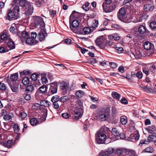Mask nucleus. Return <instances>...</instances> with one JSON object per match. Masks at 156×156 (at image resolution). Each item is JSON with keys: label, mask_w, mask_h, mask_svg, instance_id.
I'll use <instances>...</instances> for the list:
<instances>
[{"label": "nucleus", "mask_w": 156, "mask_h": 156, "mask_svg": "<svg viewBox=\"0 0 156 156\" xmlns=\"http://www.w3.org/2000/svg\"><path fill=\"white\" fill-rule=\"evenodd\" d=\"M103 131V129L101 128L97 133L96 136V141L98 144L105 143V141L106 139H109L108 137L107 138L105 134L102 132Z\"/></svg>", "instance_id": "obj_1"}, {"label": "nucleus", "mask_w": 156, "mask_h": 156, "mask_svg": "<svg viewBox=\"0 0 156 156\" xmlns=\"http://www.w3.org/2000/svg\"><path fill=\"white\" fill-rule=\"evenodd\" d=\"M107 40L103 36H101L97 38L95 41L96 44L100 48L103 49L106 46Z\"/></svg>", "instance_id": "obj_2"}, {"label": "nucleus", "mask_w": 156, "mask_h": 156, "mask_svg": "<svg viewBox=\"0 0 156 156\" xmlns=\"http://www.w3.org/2000/svg\"><path fill=\"white\" fill-rule=\"evenodd\" d=\"M117 16L118 18L122 21L125 23H128L129 22L127 21L126 18V12L124 8H121L120 9L118 13Z\"/></svg>", "instance_id": "obj_3"}, {"label": "nucleus", "mask_w": 156, "mask_h": 156, "mask_svg": "<svg viewBox=\"0 0 156 156\" xmlns=\"http://www.w3.org/2000/svg\"><path fill=\"white\" fill-rule=\"evenodd\" d=\"M34 24L35 26L40 25L42 27L45 26V24L42 18L40 16H35L33 17Z\"/></svg>", "instance_id": "obj_4"}, {"label": "nucleus", "mask_w": 156, "mask_h": 156, "mask_svg": "<svg viewBox=\"0 0 156 156\" xmlns=\"http://www.w3.org/2000/svg\"><path fill=\"white\" fill-rule=\"evenodd\" d=\"M71 25L70 28L71 30L75 34L78 33V20H72Z\"/></svg>", "instance_id": "obj_5"}, {"label": "nucleus", "mask_w": 156, "mask_h": 156, "mask_svg": "<svg viewBox=\"0 0 156 156\" xmlns=\"http://www.w3.org/2000/svg\"><path fill=\"white\" fill-rule=\"evenodd\" d=\"M104 11L105 12H110L115 10L116 8L115 4H111L108 5L102 6Z\"/></svg>", "instance_id": "obj_6"}, {"label": "nucleus", "mask_w": 156, "mask_h": 156, "mask_svg": "<svg viewBox=\"0 0 156 156\" xmlns=\"http://www.w3.org/2000/svg\"><path fill=\"white\" fill-rule=\"evenodd\" d=\"M50 86L51 87L48 91L49 94L50 95L56 93L58 89L57 84L52 83L50 84Z\"/></svg>", "instance_id": "obj_7"}, {"label": "nucleus", "mask_w": 156, "mask_h": 156, "mask_svg": "<svg viewBox=\"0 0 156 156\" xmlns=\"http://www.w3.org/2000/svg\"><path fill=\"white\" fill-rule=\"evenodd\" d=\"M8 16L9 20H16L19 18V14L15 12L13 10H10L8 13Z\"/></svg>", "instance_id": "obj_8"}, {"label": "nucleus", "mask_w": 156, "mask_h": 156, "mask_svg": "<svg viewBox=\"0 0 156 156\" xmlns=\"http://www.w3.org/2000/svg\"><path fill=\"white\" fill-rule=\"evenodd\" d=\"M26 14L28 15H31L33 13L34 8L33 4L31 3L25 9Z\"/></svg>", "instance_id": "obj_9"}, {"label": "nucleus", "mask_w": 156, "mask_h": 156, "mask_svg": "<svg viewBox=\"0 0 156 156\" xmlns=\"http://www.w3.org/2000/svg\"><path fill=\"white\" fill-rule=\"evenodd\" d=\"M154 9V7L153 3L146 4L144 7V11L147 12H151L153 11Z\"/></svg>", "instance_id": "obj_10"}, {"label": "nucleus", "mask_w": 156, "mask_h": 156, "mask_svg": "<svg viewBox=\"0 0 156 156\" xmlns=\"http://www.w3.org/2000/svg\"><path fill=\"white\" fill-rule=\"evenodd\" d=\"M18 35L22 41H23L26 39L29 36L28 33L24 31L19 33Z\"/></svg>", "instance_id": "obj_11"}, {"label": "nucleus", "mask_w": 156, "mask_h": 156, "mask_svg": "<svg viewBox=\"0 0 156 156\" xmlns=\"http://www.w3.org/2000/svg\"><path fill=\"white\" fill-rule=\"evenodd\" d=\"M139 138V135L138 132H136L135 133L132 134L130 136V141L135 142L137 141Z\"/></svg>", "instance_id": "obj_12"}, {"label": "nucleus", "mask_w": 156, "mask_h": 156, "mask_svg": "<svg viewBox=\"0 0 156 156\" xmlns=\"http://www.w3.org/2000/svg\"><path fill=\"white\" fill-rule=\"evenodd\" d=\"M73 116H72L73 119L74 120H78V108L76 107L73 108L72 112Z\"/></svg>", "instance_id": "obj_13"}, {"label": "nucleus", "mask_w": 156, "mask_h": 156, "mask_svg": "<svg viewBox=\"0 0 156 156\" xmlns=\"http://www.w3.org/2000/svg\"><path fill=\"white\" fill-rule=\"evenodd\" d=\"M144 47L147 50H152L153 48V45L149 41H146L144 44Z\"/></svg>", "instance_id": "obj_14"}, {"label": "nucleus", "mask_w": 156, "mask_h": 156, "mask_svg": "<svg viewBox=\"0 0 156 156\" xmlns=\"http://www.w3.org/2000/svg\"><path fill=\"white\" fill-rule=\"evenodd\" d=\"M30 3L26 0H21L20 1L19 4L20 6L25 9Z\"/></svg>", "instance_id": "obj_15"}, {"label": "nucleus", "mask_w": 156, "mask_h": 156, "mask_svg": "<svg viewBox=\"0 0 156 156\" xmlns=\"http://www.w3.org/2000/svg\"><path fill=\"white\" fill-rule=\"evenodd\" d=\"M75 97L73 95H72L70 96H65L61 97L60 98V101L61 102H64L70 100L71 98L74 99L75 98Z\"/></svg>", "instance_id": "obj_16"}, {"label": "nucleus", "mask_w": 156, "mask_h": 156, "mask_svg": "<svg viewBox=\"0 0 156 156\" xmlns=\"http://www.w3.org/2000/svg\"><path fill=\"white\" fill-rule=\"evenodd\" d=\"M7 47L9 48V50L13 49L15 48V44L13 41L10 40L7 44Z\"/></svg>", "instance_id": "obj_17"}, {"label": "nucleus", "mask_w": 156, "mask_h": 156, "mask_svg": "<svg viewBox=\"0 0 156 156\" xmlns=\"http://www.w3.org/2000/svg\"><path fill=\"white\" fill-rule=\"evenodd\" d=\"M80 106V108H79V118L81 117L83 113V103L81 101L79 100V107Z\"/></svg>", "instance_id": "obj_18"}, {"label": "nucleus", "mask_w": 156, "mask_h": 156, "mask_svg": "<svg viewBox=\"0 0 156 156\" xmlns=\"http://www.w3.org/2000/svg\"><path fill=\"white\" fill-rule=\"evenodd\" d=\"M78 18V12H76L75 11H73L70 16V23L71 20H77Z\"/></svg>", "instance_id": "obj_19"}, {"label": "nucleus", "mask_w": 156, "mask_h": 156, "mask_svg": "<svg viewBox=\"0 0 156 156\" xmlns=\"http://www.w3.org/2000/svg\"><path fill=\"white\" fill-rule=\"evenodd\" d=\"M46 35V32L44 30H42L40 31L39 34V37L40 41H44L45 39V37Z\"/></svg>", "instance_id": "obj_20"}, {"label": "nucleus", "mask_w": 156, "mask_h": 156, "mask_svg": "<svg viewBox=\"0 0 156 156\" xmlns=\"http://www.w3.org/2000/svg\"><path fill=\"white\" fill-rule=\"evenodd\" d=\"M0 41H2L1 42H4L7 40L8 36L4 32H3L0 34Z\"/></svg>", "instance_id": "obj_21"}, {"label": "nucleus", "mask_w": 156, "mask_h": 156, "mask_svg": "<svg viewBox=\"0 0 156 156\" xmlns=\"http://www.w3.org/2000/svg\"><path fill=\"white\" fill-rule=\"evenodd\" d=\"M82 29L84 34H90L94 30L93 29H91L88 27H84Z\"/></svg>", "instance_id": "obj_22"}, {"label": "nucleus", "mask_w": 156, "mask_h": 156, "mask_svg": "<svg viewBox=\"0 0 156 156\" xmlns=\"http://www.w3.org/2000/svg\"><path fill=\"white\" fill-rule=\"evenodd\" d=\"M41 77L42 83L43 84H46L48 82V80L46 77V74H41Z\"/></svg>", "instance_id": "obj_23"}, {"label": "nucleus", "mask_w": 156, "mask_h": 156, "mask_svg": "<svg viewBox=\"0 0 156 156\" xmlns=\"http://www.w3.org/2000/svg\"><path fill=\"white\" fill-rule=\"evenodd\" d=\"M41 106H43L46 107L49 106L51 104L50 102L46 100H41L40 101Z\"/></svg>", "instance_id": "obj_24"}, {"label": "nucleus", "mask_w": 156, "mask_h": 156, "mask_svg": "<svg viewBox=\"0 0 156 156\" xmlns=\"http://www.w3.org/2000/svg\"><path fill=\"white\" fill-rule=\"evenodd\" d=\"M12 141L11 140H8L2 143L3 145L5 147L9 148L12 145Z\"/></svg>", "instance_id": "obj_25"}, {"label": "nucleus", "mask_w": 156, "mask_h": 156, "mask_svg": "<svg viewBox=\"0 0 156 156\" xmlns=\"http://www.w3.org/2000/svg\"><path fill=\"white\" fill-rule=\"evenodd\" d=\"M120 121L121 123L123 125H126L127 123V120L125 116H122L120 117Z\"/></svg>", "instance_id": "obj_26"}, {"label": "nucleus", "mask_w": 156, "mask_h": 156, "mask_svg": "<svg viewBox=\"0 0 156 156\" xmlns=\"http://www.w3.org/2000/svg\"><path fill=\"white\" fill-rule=\"evenodd\" d=\"M119 131L116 128H114L112 129V133L114 136H118L119 134Z\"/></svg>", "instance_id": "obj_27"}, {"label": "nucleus", "mask_w": 156, "mask_h": 156, "mask_svg": "<svg viewBox=\"0 0 156 156\" xmlns=\"http://www.w3.org/2000/svg\"><path fill=\"white\" fill-rule=\"evenodd\" d=\"M118 113V110L116 108L114 107L112 108V114L113 116H115Z\"/></svg>", "instance_id": "obj_28"}, {"label": "nucleus", "mask_w": 156, "mask_h": 156, "mask_svg": "<svg viewBox=\"0 0 156 156\" xmlns=\"http://www.w3.org/2000/svg\"><path fill=\"white\" fill-rule=\"evenodd\" d=\"M138 30L139 32L140 33L144 34L146 31V28L143 25H140L139 27Z\"/></svg>", "instance_id": "obj_29"}, {"label": "nucleus", "mask_w": 156, "mask_h": 156, "mask_svg": "<svg viewBox=\"0 0 156 156\" xmlns=\"http://www.w3.org/2000/svg\"><path fill=\"white\" fill-rule=\"evenodd\" d=\"M101 111L100 112V113H101L99 116V119L102 121H104L107 120V115L105 113H102Z\"/></svg>", "instance_id": "obj_30"}, {"label": "nucleus", "mask_w": 156, "mask_h": 156, "mask_svg": "<svg viewBox=\"0 0 156 156\" xmlns=\"http://www.w3.org/2000/svg\"><path fill=\"white\" fill-rule=\"evenodd\" d=\"M18 73H15L11 76L10 78L12 81H16L18 78Z\"/></svg>", "instance_id": "obj_31"}, {"label": "nucleus", "mask_w": 156, "mask_h": 156, "mask_svg": "<svg viewBox=\"0 0 156 156\" xmlns=\"http://www.w3.org/2000/svg\"><path fill=\"white\" fill-rule=\"evenodd\" d=\"M47 87L46 85H43L39 89V90L41 93H44L47 90Z\"/></svg>", "instance_id": "obj_32"}, {"label": "nucleus", "mask_w": 156, "mask_h": 156, "mask_svg": "<svg viewBox=\"0 0 156 156\" xmlns=\"http://www.w3.org/2000/svg\"><path fill=\"white\" fill-rule=\"evenodd\" d=\"M112 97L115 99L119 100L120 97V95L118 93L115 91L112 92Z\"/></svg>", "instance_id": "obj_33"}, {"label": "nucleus", "mask_w": 156, "mask_h": 156, "mask_svg": "<svg viewBox=\"0 0 156 156\" xmlns=\"http://www.w3.org/2000/svg\"><path fill=\"white\" fill-rule=\"evenodd\" d=\"M34 87L33 85H29L27 87L26 91L27 93L31 92L34 90Z\"/></svg>", "instance_id": "obj_34"}, {"label": "nucleus", "mask_w": 156, "mask_h": 156, "mask_svg": "<svg viewBox=\"0 0 156 156\" xmlns=\"http://www.w3.org/2000/svg\"><path fill=\"white\" fill-rule=\"evenodd\" d=\"M98 20H94L92 22V24L91 25V28L94 29V30L97 27L98 25Z\"/></svg>", "instance_id": "obj_35"}, {"label": "nucleus", "mask_w": 156, "mask_h": 156, "mask_svg": "<svg viewBox=\"0 0 156 156\" xmlns=\"http://www.w3.org/2000/svg\"><path fill=\"white\" fill-rule=\"evenodd\" d=\"M111 4H115L112 0H105V2H103L102 6L108 5Z\"/></svg>", "instance_id": "obj_36"}, {"label": "nucleus", "mask_w": 156, "mask_h": 156, "mask_svg": "<svg viewBox=\"0 0 156 156\" xmlns=\"http://www.w3.org/2000/svg\"><path fill=\"white\" fill-rule=\"evenodd\" d=\"M60 87L62 90L66 89L68 87L67 84L65 82L62 81Z\"/></svg>", "instance_id": "obj_37"}, {"label": "nucleus", "mask_w": 156, "mask_h": 156, "mask_svg": "<svg viewBox=\"0 0 156 156\" xmlns=\"http://www.w3.org/2000/svg\"><path fill=\"white\" fill-rule=\"evenodd\" d=\"M60 100L59 97L58 96L56 95L53 96L51 98V101L52 102L59 101Z\"/></svg>", "instance_id": "obj_38"}, {"label": "nucleus", "mask_w": 156, "mask_h": 156, "mask_svg": "<svg viewBox=\"0 0 156 156\" xmlns=\"http://www.w3.org/2000/svg\"><path fill=\"white\" fill-rule=\"evenodd\" d=\"M26 42L29 44H33L34 42V39L30 37H28L27 38L26 40Z\"/></svg>", "instance_id": "obj_39"}, {"label": "nucleus", "mask_w": 156, "mask_h": 156, "mask_svg": "<svg viewBox=\"0 0 156 156\" xmlns=\"http://www.w3.org/2000/svg\"><path fill=\"white\" fill-rule=\"evenodd\" d=\"M30 122L32 126H34L37 124V121L36 119L34 118L31 119Z\"/></svg>", "instance_id": "obj_40"}, {"label": "nucleus", "mask_w": 156, "mask_h": 156, "mask_svg": "<svg viewBox=\"0 0 156 156\" xmlns=\"http://www.w3.org/2000/svg\"><path fill=\"white\" fill-rule=\"evenodd\" d=\"M89 3L88 2H85L84 5L82 6L83 9L86 11L88 10L89 9Z\"/></svg>", "instance_id": "obj_41"}, {"label": "nucleus", "mask_w": 156, "mask_h": 156, "mask_svg": "<svg viewBox=\"0 0 156 156\" xmlns=\"http://www.w3.org/2000/svg\"><path fill=\"white\" fill-rule=\"evenodd\" d=\"M39 77L37 73H33L31 76V78L34 81H35L37 80Z\"/></svg>", "instance_id": "obj_42"}, {"label": "nucleus", "mask_w": 156, "mask_h": 156, "mask_svg": "<svg viewBox=\"0 0 156 156\" xmlns=\"http://www.w3.org/2000/svg\"><path fill=\"white\" fill-rule=\"evenodd\" d=\"M22 82L24 85H27L29 83V79L27 77H24L22 80Z\"/></svg>", "instance_id": "obj_43"}, {"label": "nucleus", "mask_w": 156, "mask_h": 156, "mask_svg": "<svg viewBox=\"0 0 156 156\" xmlns=\"http://www.w3.org/2000/svg\"><path fill=\"white\" fill-rule=\"evenodd\" d=\"M33 107L36 110H38L41 109V106L40 104L36 103L33 105Z\"/></svg>", "instance_id": "obj_44"}, {"label": "nucleus", "mask_w": 156, "mask_h": 156, "mask_svg": "<svg viewBox=\"0 0 156 156\" xmlns=\"http://www.w3.org/2000/svg\"><path fill=\"white\" fill-rule=\"evenodd\" d=\"M27 114L23 112H20L19 114V116L23 119L27 117Z\"/></svg>", "instance_id": "obj_45"}, {"label": "nucleus", "mask_w": 156, "mask_h": 156, "mask_svg": "<svg viewBox=\"0 0 156 156\" xmlns=\"http://www.w3.org/2000/svg\"><path fill=\"white\" fill-rule=\"evenodd\" d=\"M122 153V150L121 148H118L114 151V153L118 155H120Z\"/></svg>", "instance_id": "obj_46"}, {"label": "nucleus", "mask_w": 156, "mask_h": 156, "mask_svg": "<svg viewBox=\"0 0 156 156\" xmlns=\"http://www.w3.org/2000/svg\"><path fill=\"white\" fill-rule=\"evenodd\" d=\"M105 151L107 152L109 154L112 153L113 152L114 153V150L112 147H109L108 148L107 150Z\"/></svg>", "instance_id": "obj_47"}, {"label": "nucleus", "mask_w": 156, "mask_h": 156, "mask_svg": "<svg viewBox=\"0 0 156 156\" xmlns=\"http://www.w3.org/2000/svg\"><path fill=\"white\" fill-rule=\"evenodd\" d=\"M12 10L18 14L20 11L19 6L18 5H16L14 6L13 9Z\"/></svg>", "instance_id": "obj_48"}, {"label": "nucleus", "mask_w": 156, "mask_h": 156, "mask_svg": "<svg viewBox=\"0 0 156 156\" xmlns=\"http://www.w3.org/2000/svg\"><path fill=\"white\" fill-rule=\"evenodd\" d=\"M136 77L139 79H141L143 77V73L141 71H138L136 74Z\"/></svg>", "instance_id": "obj_49"}, {"label": "nucleus", "mask_w": 156, "mask_h": 156, "mask_svg": "<svg viewBox=\"0 0 156 156\" xmlns=\"http://www.w3.org/2000/svg\"><path fill=\"white\" fill-rule=\"evenodd\" d=\"M150 26L152 29H156V22L154 21L150 23Z\"/></svg>", "instance_id": "obj_50"}, {"label": "nucleus", "mask_w": 156, "mask_h": 156, "mask_svg": "<svg viewBox=\"0 0 156 156\" xmlns=\"http://www.w3.org/2000/svg\"><path fill=\"white\" fill-rule=\"evenodd\" d=\"M6 85L2 82H0V90H4L6 89Z\"/></svg>", "instance_id": "obj_51"}, {"label": "nucleus", "mask_w": 156, "mask_h": 156, "mask_svg": "<svg viewBox=\"0 0 156 156\" xmlns=\"http://www.w3.org/2000/svg\"><path fill=\"white\" fill-rule=\"evenodd\" d=\"M14 130L16 133L18 132L20 130L19 126L15 124L13 127Z\"/></svg>", "instance_id": "obj_52"}, {"label": "nucleus", "mask_w": 156, "mask_h": 156, "mask_svg": "<svg viewBox=\"0 0 156 156\" xmlns=\"http://www.w3.org/2000/svg\"><path fill=\"white\" fill-rule=\"evenodd\" d=\"M4 119L6 121H10L11 120L12 116L9 114L5 115L4 116Z\"/></svg>", "instance_id": "obj_53"}, {"label": "nucleus", "mask_w": 156, "mask_h": 156, "mask_svg": "<svg viewBox=\"0 0 156 156\" xmlns=\"http://www.w3.org/2000/svg\"><path fill=\"white\" fill-rule=\"evenodd\" d=\"M23 97L27 100H29L31 98L30 95L29 94H24Z\"/></svg>", "instance_id": "obj_54"}, {"label": "nucleus", "mask_w": 156, "mask_h": 156, "mask_svg": "<svg viewBox=\"0 0 156 156\" xmlns=\"http://www.w3.org/2000/svg\"><path fill=\"white\" fill-rule=\"evenodd\" d=\"M10 31L13 34L16 33L17 32V30L14 27H11L10 28Z\"/></svg>", "instance_id": "obj_55"}, {"label": "nucleus", "mask_w": 156, "mask_h": 156, "mask_svg": "<svg viewBox=\"0 0 156 156\" xmlns=\"http://www.w3.org/2000/svg\"><path fill=\"white\" fill-rule=\"evenodd\" d=\"M35 2V5L37 6L40 7L41 6V3L42 0H34Z\"/></svg>", "instance_id": "obj_56"}, {"label": "nucleus", "mask_w": 156, "mask_h": 156, "mask_svg": "<svg viewBox=\"0 0 156 156\" xmlns=\"http://www.w3.org/2000/svg\"><path fill=\"white\" fill-rule=\"evenodd\" d=\"M62 117L64 119H68L70 116V115L67 113H64L62 114Z\"/></svg>", "instance_id": "obj_57"}, {"label": "nucleus", "mask_w": 156, "mask_h": 156, "mask_svg": "<svg viewBox=\"0 0 156 156\" xmlns=\"http://www.w3.org/2000/svg\"><path fill=\"white\" fill-rule=\"evenodd\" d=\"M59 101L52 102V105L53 108L56 109L58 108L59 107Z\"/></svg>", "instance_id": "obj_58"}, {"label": "nucleus", "mask_w": 156, "mask_h": 156, "mask_svg": "<svg viewBox=\"0 0 156 156\" xmlns=\"http://www.w3.org/2000/svg\"><path fill=\"white\" fill-rule=\"evenodd\" d=\"M145 150L146 152L148 153H152L153 151V148L151 147L146 148Z\"/></svg>", "instance_id": "obj_59"}, {"label": "nucleus", "mask_w": 156, "mask_h": 156, "mask_svg": "<svg viewBox=\"0 0 156 156\" xmlns=\"http://www.w3.org/2000/svg\"><path fill=\"white\" fill-rule=\"evenodd\" d=\"M109 64L111 67L113 69L115 68L117 66V64L115 62H110Z\"/></svg>", "instance_id": "obj_60"}, {"label": "nucleus", "mask_w": 156, "mask_h": 156, "mask_svg": "<svg viewBox=\"0 0 156 156\" xmlns=\"http://www.w3.org/2000/svg\"><path fill=\"white\" fill-rule=\"evenodd\" d=\"M9 51V50L5 49V48L2 46L0 47V53H5Z\"/></svg>", "instance_id": "obj_61"}, {"label": "nucleus", "mask_w": 156, "mask_h": 156, "mask_svg": "<svg viewBox=\"0 0 156 156\" xmlns=\"http://www.w3.org/2000/svg\"><path fill=\"white\" fill-rule=\"evenodd\" d=\"M143 16H142L138 15L136 16V22H141L142 20Z\"/></svg>", "instance_id": "obj_62"}, {"label": "nucleus", "mask_w": 156, "mask_h": 156, "mask_svg": "<svg viewBox=\"0 0 156 156\" xmlns=\"http://www.w3.org/2000/svg\"><path fill=\"white\" fill-rule=\"evenodd\" d=\"M115 49L117 52L119 53H121L123 51V49L122 47H116Z\"/></svg>", "instance_id": "obj_63"}, {"label": "nucleus", "mask_w": 156, "mask_h": 156, "mask_svg": "<svg viewBox=\"0 0 156 156\" xmlns=\"http://www.w3.org/2000/svg\"><path fill=\"white\" fill-rule=\"evenodd\" d=\"M50 13L51 16L54 17L56 14V11L53 10H51L50 11Z\"/></svg>", "instance_id": "obj_64"}]
</instances>
